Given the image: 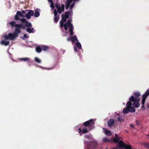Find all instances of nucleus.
<instances>
[{"label": "nucleus", "instance_id": "obj_1", "mask_svg": "<svg viewBox=\"0 0 149 149\" xmlns=\"http://www.w3.org/2000/svg\"><path fill=\"white\" fill-rule=\"evenodd\" d=\"M134 95L135 96V97L132 95L130 98H131L132 96L134 98V101H133V105L135 107V108H137L139 107L140 106V104L139 102L140 100L139 99V97H140L141 95L140 93L138 92H135L134 94Z\"/></svg>", "mask_w": 149, "mask_h": 149}, {"label": "nucleus", "instance_id": "obj_2", "mask_svg": "<svg viewBox=\"0 0 149 149\" xmlns=\"http://www.w3.org/2000/svg\"><path fill=\"white\" fill-rule=\"evenodd\" d=\"M129 101L126 104V106L128 107V109L130 112L131 113L134 112L135 111V107H132V102L134 101V98L132 96L131 98H129Z\"/></svg>", "mask_w": 149, "mask_h": 149}, {"label": "nucleus", "instance_id": "obj_3", "mask_svg": "<svg viewBox=\"0 0 149 149\" xmlns=\"http://www.w3.org/2000/svg\"><path fill=\"white\" fill-rule=\"evenodd\" d=\"M18 34L15 30L13 33H9L8 35H4L3 37L5 40H13L18 36Z\"/></svg>", "mask_w": 149, "mask_h": 149}, {"label": "nucleus", "instance_id": "obj_4", "mask_svg": "<svg viewBox=\"0 0 149 149\" xmlns=\"http://www.w3.org/2000/svg\"><path fill=\"white\" fill-rule=\"evenodd\" d=\"M95 123L93 119H90L86 122H84L83 124L82 125L85 127L89 126L90 128H94V125Z\"/></svg>", "mask_w": 149, "mask_h": 149}, {"label": "nucleus", "instance_id": "obj_5", "mask_svg": "<svg viewBox=\"0 0 149 149\" xmlns=\"http://www.w3.org/2000/svg\"><path fill=\"white\" fill-rule=\"evenodd\" d=\"M26 11V10H22L21 11V12L19 11H17L15 16V19L16 20H20L21 19L19 17V16H21L22 17H25V15H23L22 13L25 14Z\"/></svg>", "mask_w": 149, "mask_h": 149}, {"label": "nucleus", "instance_id": "obj_6", "mask_svg": "<svg viewBox=\"0 0 149 149\" xmlns=\"http://www.w3.org/2000/svg\"><path fill=\"white\" fill-rule=\"evenodd\" d=\"M26 11L28 12L26 14L25 17L28 19H30L31 16H33L34 15L33 11L30 10H26Z\"/></svg>", "mask_w": 149, "mask_h": 149}, {"label": "nucleus", "instance_id": "obj_7", "mask_svg": "<svg viewBox=\"0 0 149 149\" xmlns=\"http://www.w3.org/2000/svg\"><path fill=\"white\" fill-rule=\"evenodd\" d=\"M21 22L23 23H25V26L27 27H31L32 26V24L30 22H29L27 20L24 18H22L20 20Z\"/></svg>", "mask_w": 149, "mask_h": 149}, {"label": "nucleus", "instance_id": "obj_8", "mask_svg": "<svg viewBox=\"0 0 149 149\" xmlns=\"http://www.w3.org/2000/svg\"><path fill=\"white\" fill-rule=\"evenodd\" d=\"M147 97H146L145 95H142V99L141 100V103L142 106L141 107V109L143 110H145V107L144 106V104L146 101V100Z\"/></svg>", "mask_w": 149, "mask_h": 149}, {"label": "nucleus", "instance_id": "obj_9", "mask_svg": "<svg viewBox=\"0 0 149 149\" xmlns=\"http://www.w3.org/2000/svg\"><path fill=\"white\" fill-rule=\"evenodd\" d=\"M61 17V20L60 22V26L61 28H62L63 26L64 23L66 22L68 18L63 15H62Z\"/></svg>", "mask_w": 149, "mask_h": 149}, {"label": "nucleus", "instance_id": "obj_10", "mask_svg": "<svg viewBox=\"0 0 149 149\" xmlns=\"http://www.w3.org/2000/svg\"><path fill=\"white\" fill-rule=\"evenodd\" d=\"M16 26H17V28H15V30L18 34L21 33V31L20 29L22 28V27L23 26V24H16Z\"/></svg>", "mask_w": 149, "mask_h": 149}, {"label": "nucleus", "instance_id": "obj_11", "mask_svg": "<svg viewBox=\"0 0 149 149\" xmlns=\"http://www.w3.org/2000/svg\"><path fill=\"white\" fill-rule=\"evenodd\" d=\"M63 27H64L65 29V30H67L68 29V27L70 28L73 27V26L72 24L67 22L64 24H63Z\"/></svg>", "mask_w": 149, "mask_h": 149}, {"label": "nucleus", "instance_id": "obj_12", "mask_svg": "<svg viewBox=\"0 0 149 149\" xmlns=\"http://www.w3.org/2000/svg\"><path fill=\"white\" fill-rule=\"evenodd\" d=\"M65 6L64 5L62 4L61 5V7H60L58 8L57 11L60 14H61V12H63L64 10Z\"/></svg>", "mask_w": 149, "mask_h": 149}, {"label": "nucleus", "instance_id": "obj_13", "mask_svg": "<svg viewBox=\"0 0 149 149\" xmlns=\"http://www.w3.org/2000/svg\"><path fill=\"white\" fill-rule=\"evenodd\" d=\"M71 41L72 43H74L75 42V41H78V40L77 38V36L76 35H74L73 36H72L70 37Z\"/></svg>", "mask_w": 149, "mask_h": 149}, {"label": "nucleus", "instance_id": "obj_14", "mask_svg": "<svg viewBox=\"0 0 149 149\" xmlns=\"http://www.w3.org/2000/svg\"><path fill=\"white\" fill-rule=\"evenodd\" d=\"M108 126L110 127H111L114 124V120L112 119L109 120L107 122Z\"/></svg>", "mask_w": 149, "mask_h": 149}, {"label": "nucleus", "instance_id": "obj_15", "mask_svg": "<svg viewBox=\"0 0 149 149\" xmlns=\"http://www.w3.org/2000/svg\"><path fill=\"white\" fill-rule=\"evenodd\" d=\"M26 31L29 33H34L35 32L34 29V28L31 29L30 28L28 27L26 29Z\"/></svg>", "mask_w": 149, "mask_h": 149}, {"label": "nucleus", "instance_id": "obj_16", "mask_svg": "<svg viewBox=\"0 0 149 149\" xmlns=\"http://www.w3.org/2000/svg\"><path fill=\"white\" fill-rule=\"evenodd\" d=\"M118 145L119 148H124L125 146V145L124 144L123 142L122 141H120V142L118 143Z\"/></svg>", "mask_w": 149, "mask_h": 149}, {"label": "nucleus", "instance_id": "obj_17", "mask_svg": "<svg viewBox=\"0 0 149 149\" xmlns=\"http://www.w3.org/2000/svg\"><path fill=\"white\" fill-rule=\"evenodd\" d=\"M92 129V128H90L88 130L86 127H84L83 128V134H85L88 133L90 130Z\"/></svg>", "mask_w": 149, "mask_h": 149}, {"label": "nucleus", "instance_id": "obj_18", "mask_svg": "<svg viewBox=\"0 0 149 149\" xmlns=\"http://www.w3.org/2000/svg\"><path fill=\"white\" fill-rule=\"evenodd\" d=\"M15 22L14 21H11L9 23V24H10L12 27H15V28H17L16 24H15Z\"/></svg>", "mask_w": 149, "mask_h": 149}, {"label": "nucleus", "instance_id": "obj_19", "mask_svg": "<svg viewBox=\"0 0 149 149\" xmlns=\"http://www.w3.org/2000/svg\"><path fill=\"white\" fill-rule=\"evenodd\" d=\"M1 43L2 45H4L6 46L9 45V41L6 42L5 40H2L1 41Z\"/></svg>", "mask_w": 149, "mask_h": 149}, {"label": "nucleus", "instance_id": "obj_20", "mask_svg": "<svg viewBox=\"0 0 149 149\" xmlns=\"http://www.w3.org/2000/svg\"><path fill=\"white\" fill-rule=\"evenodd\" d=\"M128 107L126 106V108H124L123 109V113H127L130 112Z\"/></svg>", "mask_w": 149, "mask_h": 149}, {"label": "nucleus", "instance_id": "obj_21", "mask_svg": "<svg viewBox=\"0 0 149 149\" xmlns=\"http://www.w3.org/2000/svg\"><path fill=\"white\" fill-rule=\"evenodd\" d=\"M74 29V27H72L71 28H69V30L70 35L71 36H72L73 35V29Z\"/></svg>", "mask_w": 149, "mask_h": 149}, {"label": "nucleus", "instance_id": "obj_22", "mask_svg": "<svg viewBox=\"0 0 149 149\" xmlns=\"http://www.w3.org/2000/svg\"><path fill=\"white\" fill-rule=\"evenodd\" d=\"M36 49V51L38 53H40L42 50V48L39 46L37 47Z\"/></svg>", "mask_w": 149, "mask_h": 149}, {"label": "nucleus", "instance_id": "obj_23", "mask_svg": "<svg viewBox=\"0 0 149 149\" xmlns=\"http://www.w3.org/2000/svg\"><path fill=\"white\" fill-rule=\"evenodd\" d=\"M117 119L120 122H122L124 121V119L121 116H119L117 117Z\"/></svg>", "mask_w": 149, "mask_h": 149}, {"label": "nucleus", "instance_id": "obj_24", "mask_svg": "<svg viewBox=\"0 0 149 149\" xmlns=\"http://www.w3.org/2000/svg\"><path fill=\"white\" fill-rule=\"evenodd\" d=\"M76 45L77 48L79 49H81V45L80 43L79 42H77L76 43Z\"/></svg>", "mask_w": 149, "mask_h": 149}, {"label": "nucleus", "instance_id": "obj_25", "mask_svg": "<svg viewBox=\"0 0 149 149\" xmlns=\"http://www.w3.org/2000/svg\"><path fill=\"white\" fill-rule=\"evenodd\" d=\"M40 13L37 10H36L34 14V16L35 17H37L39 16Z\"/></svg>", "mask_w": 149, "mask_h": 149}, {"label": "nucleus", "instance_id": "obj_26", "mask_svg": "<svg viewBox=\"0 0 149 149\" xmlns=\"http://www.w3.org/2000/svg\"><path fill=\"white\" fill-rule=\"evenodd\" d=\"M104 131L105 132V134L106 135L108 136H110L111 134V132L110 131L106 130V129H105Z\"/></svg>", "mask_w": 149, "mask_h": 149}, {"label": "nucleus", "instance_id": "obj_27", "mask_svg": "<svg viewBox=\"0 0 149 149\" xmlns=\"http://www.w3.org/2000/svg\"><path fill=\"white\" fill-rule=\"evenodd\" d=\"M19 59L23 61H29L30 60V58H20Z\"/></svg>", "mask_w": 149, "mask_h": 149}, {"label": "nucleus", "instance_id": "obj_28", "mask_svg": "<svg viewBox=\"0 0 149 149\" xmlns=\"http://www.w3.org/2000/svg\"><path fill=\"white\" fill-rule=\"evenodd\" d=\"M70 14V12L68 11L66 12L65 13L64 15H63L64 16H65L67 18H68L69 17V16Z\"/></svg>", "mask_w": 149, "mask_h": 149}, {"label": "nucleus", "instance_id": "obj_29", "mask_svg": "<svg viewBox=\"0 0 149 149\" xmlns=\"http://www.w3.org/2000/svg\"><path fill=\"white\" fill-rule=\"evenodd\" d=\"M59 15H58L57 17H54V21L56 22H57L59 19Z\"/></svg>", "mask_w": 149, "mask_h": 149}, {"label": "nucleus", "instance_id": "obj_30", "mask_svg": "<svg viewBox=\"0 0 149 149\" xmlns=\"http://www.w3.org/2000/svg\"><path fill=\"white\" fill-rule=\"evenodd\" d=\"M124 148L125 149H132V146L130 145H125Z\"/></svg>", "mask_w": 149, "mask_h": 149}, {"label": "nucleus", "instance_id": "obj_31", "mask_svg": "<svg viewBox=\"0 0 149 149\" xmlns=\"http://www.w3.org/2000/svg\"><path fill=\"white\" fill-rule=\"evenodd\" d=\"M143 95H145L147 97H148L149 95V90H147Z\"/></svg>", "mask_w": 149, "mask_h": 149}, {"label": "nucleus", "instance_id": "obj_32", "mask_svg": "<svg viewBox=\"0 0 149 149\" xmlns=\"http://www.w3.org/2000/svg\"><path fill=\"white\" fill-rule=\"evenodd\" d=\"M34 60L35 61L38 63H40L41 62V61L37 57H36Z\"/></svg>", "mask_w": 149, "mask_h": 149}, {"label": "nucleus", "instance_id": "obj_33", "mask_svg": "<svg viewBox=\"0 0 149 149\" xmlns=\"http://www.w3.org/2000/svg\"><path fill=\"white\" fill-rule=\"evenodd\" d=\"M54 17L58 16V15L57 13V11L56 9H55L54 10Z\"/></svg>", "mask_w": 149, "mask_h": 149}, {"label": "nucleus", "instance_id": "obj_34", "mask_svg": "<svg viewBox=\"0 0 149 149\" xmlns=\"http://www.w3.org/2000/svg\"><path fill=\"white\" fill-rule=\"evenodd\" d=\"M119 139H116L115 138H114L113 139V141L114 142H115V143H118L119 141Z\"/></svg>", "mask_w": 149, "mask_h": 149}, {"label": "nucleus", "instance_id": "obj_35", "mask_svg": "<svg viewBox=\"0 0 149 149\" xmlns=\"http://www.w3.org/2000/svg\"><path fill=\"white\" fill-rule=\"evenodd\" d=\"M55 6L56 8H58L61 7L60 4L58 3H56L55 4Z\"/></svg>", "mask_w": 149, "mask_h": 149}, {"label": "nucleus", "instance_id": "obj_36", "mask_svg": "<svg viewBox=\"0 0 149 149\" xmlns=\"http://www.w3.org/2000/svg\"><path fill=\"white\" fill-rule=\"evenodd\" d=\"M109 141V139L106 138H104L103 140V141L105 142H108Z\"/></svg>", "mask_w": 149, "mask_h": 149}, {"label": "nucleus", "instance_id": "obj_37", "mask_svg": "<svg viewBox=\"0 0 149 149\" xmlns=\"http://www.w3.org/2000/svg\"><path fill=\"white\" fill-rule=\"evenodd\" d=\"M70 4H68V3H66L65 4V8L66 10L68 9L69 7L70 6Z\"/></svg>", "mask_w": 149, "mask_h": 149}, {"label": "nucleus", "instance_id": "obj_38", "mask_svg": "<svg viewBox=\"0 0 149 149\" xmlns=\"http://www.w3.org/2000/svg\"><path fill=\"white\" fill-rule=\"evenodd\" d=\"M28 37H29V36L27 35V34L26 33H25V34H24V35L23 38H23V39H24L25 38H28Z\"/></svg>", "mask_w": 149, "mask_h": 149}, {"label": "nucleus", "instance_id": "obj_39", "mask_svg": "<svg viewBox=\"0 0 149 149\" xmlns=\"http://www.w3.org/2000/svg\"><path fill=\"white\" fill-rule=\"evenodd\" d=\"M48 47L47 46H44L43 47V50L44 51H45L48 49Z\"/></svg>", "mask_w": 149, "mask_h": 149}, {"label": "nucleus", "instance_id": "obj_40", "mask_svg": "<svg viewBox=\"0 0 149 149\" xmlns=\"http://www.w3.org/2000/svg\"><path fill=\"white\" fill-rule=\"evenodd\" d=\"M73 1V0H67L66 3L70 4Z\"/></svg>", "mask_w": 149, "mask_h": 149}, {"label": "nucleus", "instance_id": "obj_41", "mask_svg": "<svg viewBox=\"0 0 149 149\" xmlns=\"http://www.w3.org/2000/svg\"><path fill=\"white\" fill-rule=\"evenodd\" d=\"M78 130H79V133L83 134V130H82L81 128H79L78 129Z\"/></svg>", "mask_w": 149, "mask_h": 149}, {"label": "nucleus", "instance_id": "obj_42", "mask_svg": "<svg viewBox=\"0 0 149 149\" xmlns=\"http://www.w3.org/2000/svg\"><path fill=\"white\" fill-rule=\"evenodd\" d=\"M144 145L146 147L149 148V143H146Z\"/></svg>", "mask_w": 149, "mask_h": 149}, {"label": "nucleus", "instance_id": "obj_43", "mask_svg": "<svg viewBox=\"0 0 149 149\" xmlns=\"http://www.w3.org/2000/svg\"><path fill=\"white\" fill-rule=\"evenodd\" d=\"M74 3H75L74 2L70 6V8L71 9L73 8V6H74Z\"/></svg>", "mask_w": 149, "mask_h": 149}, {"label": "nucleus", "instance_id": "obj_44", "mask_svg": "<svg viewBox=\"0 0 149 149\" xmlns=\"http://www.w3.org/2000/svg\"><path fill=\"white\" fill-rule=\"evenodd\" d=\"M135 122L136 123V124L137 125H139V122L138 120H136Z\"/></svg>", "mask_w": 149, "mask_h": 149}, {"label": "nucleus", "instance_id": "obj_45", "mask_svg": "<svg viewBox=\"0 0 149 149\" xmlns=\"http://www.w3.org/2000/svg\"><path fill=\"white\" fill-rule=\"evenodd\" d=\"M67 41L68 42H69L70 41H71L70 38V36H69V38H67Z\"/></svg>", "mask_w": 149, "mask_h": 149}, {"label": "nucleus", "instance_id": "obj_46", "mask_svg": "<svg viewBox=\"0 0 149 149\" xmlns=\"http://www.w3.org/2000/svg\"><path fill=\"white\" fill-rule=\"evenodd\" d=\"M74 51H75L77 52V49L76 47H75L74 46Z\"/></svg>", "mask_w": 149, "mask_h": 149}, {"label": "nucleus", "instance_id": "obj_47", "mask_svg": "<svg viewBox=\"0 0 149 149\" xmlns=\"http://www.w3.org/2000/svg\"><path fill=\"white\" fill-rule=\"evenodd\" d=\"M115 136H116V137L117 138V139H120V138H119L118 135L116 134L115 135Z\"/></svg>", "mask_w": 149, "mask_h": 149}, {"label": "nucleus", "instance_id": "obj_48", "mask_svg": "<svg viewBox=\"0 0 149 149\" xmlns=\"http://www.w3.org/2000/svg\"><path fill=\"white\" fill-rule=\"evenodd\" d=\"M67 22H68L69 23H70V24H71V21L69 20V19H68L67 21Z\"/></svg>", "mask_w": 149, "mask_h": 149}, {"label": "nucleus", "instance_id": "obj_49", "mask_svg": "<svg viewBox=\"0 0 149 149\" xmlns=\"http://www.w3.org/2000/svg\"><path fill=\"white\" fill-rule=\"evenodd\" d=\"M49 2H50L51 3H53V1H52V0H47Z\"/></svg>", "mask_w": 149, "mask_h": 149}, {"label": "nucleus", "instance_id": "obj_50", "mask_svg": "<svg viewBox=\"0 0 149 149\" xmlns=\"http://www.w3.org/2000/svg\"><path fill=\"white\" fill-rule=\"evenodd\" d=\"M22 29L23 30H24L25 29V26H22Z\"/></svg>", "mask_w": 149, "mask_h": 149}, {"label": "nucleus", "instance_id": "obj_51", "mask_svg": "<svg viewBox=\"0 0 149 149\" xmlns=\"http://www.w3.org/2000/svg\"><path fill=\"white\" fill-rule=\"evenodd\" d=\"M130 126L131 127H132L133 128H134V125L132 124H131L130 125Z\"/></svg>", "mask_w": 149, "mask_h": 149}, {"label": "nucleus", "instance_id": "obj_52", "mask_svg": "<svg viewBox=\"0 0 149 149\" xmlns=\"http://www.w3.org/2000/svg\"><path fill=\"white\" fill-rule=\"evenodd\" d=\"M85 137L86 138H87V139H88L89 138V136H88V135H86L85 136Z\"/></svg>", "mask_w": 149, "mask_h": 149}, {"label": "nucleus", "instance_id": "obj_53", "mask_svg": "<svg viewBox=\"0 0 149 149\" xmlns=\"http://www.w3.org/2000/svg\"><path fill=\"white\" fill-rule=\"evenodd\" d=\"M50 6H51V7L52 8H54V6L52 5H51Z\"/></svg>", "mask_w": 149, "mask_h": 149}, {"label": "nucleus", "instance_id": "obj_54", "mask_svg": "<svg viewBox=\"0 0 149 149\" xmlns=\"http://www.w3.org/2000/svg\"><path fill=\"white\" fill-rule=\"evenodd\" d=\"M147 107L148 108V109H149V104H148L147 105Z\"/></svg>", "mask_w": 149, "mask_h": 149}, {"label": "nucleus", "instance_id": "obj_55", "mask_svg": "<svg viewBox=\"0 0 149 149\" xmlns=\"http://www.w3.org/2000/svg\"><path fill=\"white\" fill-rule=\"evenodd\" d=\"M147 137L149 139V135Z\"/></svg>", "mask_w": 149, "mask_h": 149}, {"label": "nucleus", "instance_id": "obj_56", "mask_svg": "<svg viewBox=\"0 0 149 149\" xmlns=\"http://www.w3.org/2000/svg\"><path fill=\"white\" fill-rule=\"evenodd\" d=\"M74 1H78V0H74Z\"/></svg>", "mask_w": 149, "mask_h": 149}, {"label": "nucleus", "instance_id": "obj_57", "mask_svg": "<svg viewBox=\"0 0 149 149\" xmlns=\"http://www.w3.org/2000/svg\"><path fill=\"white\" fill-rule=\"evenodd\" d=\"M52 68H48V69H52Z\"/></svg>", "mask_w": 149, "mask_h": 149}]
</instances>
